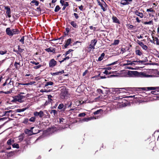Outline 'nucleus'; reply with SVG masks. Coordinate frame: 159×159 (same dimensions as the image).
Masks as SVG:
<instances>
[{
    "mask_svg": "<svg viewBox=\"0 0 159 159\" xmlns=\"http://www.w3.org/2000/svg\"><path fill=\"white\" fill-rule=\"evenodd\" d=\"M129 77H152L154 76L146 75L144 72H139L137 71H129L127 74Z\"/></svg>",
    "mask_w": 159,
    "mask_h": 159,
    "instance_id": "f257e3e1",
    "label": "nucleus"
},
{
    "mask_svg": "<svg viewBox=\"0 0 159 159\" xmlns=\"http://www.w3.org/2000/svg\"><path fill=\"white\" fill-rule=\"evenodd\" d=\"M21 94H24V93H21L20 94H18L17 96L13 97V99L11 101V102H16L17 101L20 102H23V101H22V99L25 98V97L21 95Z\"/></svg>",
    "mask_w": 159,
    "mask_h": 159,
    "instance_id": "f03ea898",
    "label": "nucleus"
},
{
    "mask_svg": "<svg viewBox=\"0 0 159 159\" xmlns=\"http://www.w3.org/2000/svg\"><path fill=\"white\" fill-rule=\"evenodd\" d=\"M137 89V90L139 89H142V90H157L158 92H159V87L138 88Z\"/></svg>",
    "mask_w": 159,
    "mask_h": 159,
    "instance_id": "7ed1b4c3",
    "label": "nucleus"
},
{
    "mask_svg": "<svg viewBox=\"0 0 159 159\" xmlns=\"http://www.w3.org/2000/svg\"><path fill=\"white\" fill-rule=\"evenodd\" d=\"M68 93V92L66 89H61V93L60 94V98L62 99L65 98L67 96Z\"/></svg>",
    "mask_w": 159,
    "mask_h": 159,
    "instance_id": "20e7f679",
    "label": "nucleus"
},
{
    "mask_svg": "<svg viewBox=\"0 0 159 159\" xmlns=\"http://www.w3.org/2000/svg\"><path fill=\"white\" fill-rule=\"evenodd\" d=\"M5 9L6 10V13L7 16L9 17L10 18L11 17V10L9 6H4Z\"/></svg>",
    "mask_w": 159,
    "mask_h": 159,
    "instance_id": "39448f33",
    "label": "nucleus"
},
{
    "mask_svg": "<svg viewBox=\"0 0 159 159\" xmlns=\"http://www.w3.org/2000/svg\"><path fill=\"white\" fill-rule=\"evenodd\" d=\"M57 64V62L54 59H51L49 62V67L53 68Z\"/></svg>",
    "mask_w": 159,
    "mask_h": 159,
    "instance_id": "423d86ee",
    "label": "nucleus"
},
{
    "mask_svg": "<svg viewBox=\"0 0 159 159\" xmlns=\"http://www.w3.org/2000/svg\"><path fill=\"white\" fill-rule=\"evenodd\" d=\"M31 130L33 134H36L40 132V130L38 129V128L37 127H31Z\"/></svg>",
    "mask_w": 159,
    "mask_h": 159,
    "instance_id": "0eeeda50",
    "label": "nucleus"
},
{
    "mask_svg": "<svg viewBox=\"0 0 159 159\" xmlns=\"http://www.w3.org/2000/svg\"><path fill=\"white\" fill-rule=\"evenodd\" d=\"M34 115L35 117L39 116L41 118L43 116L44 113L42 111H40L39 112L36 111L34 112Z\"/></svg>",
    "mask_w": 159,
    "mask_h": 159,
    "instance_id": "6e6552de",
    "label": "nucleus"
},
{
    "mask_svg": "<svg viewBox=\"0 0 159 159\" xmlns=\"http://www.w3.org/2000/svg\"><path fill=\"white\" fill-rule=\"evenodd\" d=\"M71 39H69L65 41V44L64 46V48H63V49L66 48L68 46H69L71 43Z\"/></svg>",
    "mask_w": 159,
    "mask_h": 159,
    "instance_id": "1a4fd4ad",
    "label": "nucleus"
},
{
    "mask_svg": "<svg viewBox=\"0 0 159 159\" xmlns=\"http://www.w3.org/2000/svg\"><path fill=\"white\" fill-rule=\"evenodd\" d=\"M134 13L136 15L139 16L141 18H143V17L144 15L142 12H140L138 10H136L134 11Z\"/></svg>",
    "mask_w": 159,
    "mask_h": 159,
    "instance_id": "9d476101",
    "label": "nucleus"
},
{
    "mask_svg": "<svg viewBox=\"0 0 159 159\" xmlns=\"http://www.w3.org/2000/svg\"><path fill=\"white\" fill-rule=\"evenodd\" d=\"M19 33L20 31L18 29H13L12 30V34H11V36H12L14 34H18Z\"/></svg>",
    "mask_w": 159,
    "mask_h": 159,
    "instance_id": "9b49d317",
    "label": "nucleus"
},
{
    "mask_svg": "<svg viewBox=\"0 0 159 159\" xmlns=\"http://www.w3.org/2000/svg\"><path fill=\"white\" fill-rule=\"evenodd\" d=\"M120 3L124 6L129 5L130 4V3L128 2L127 0H121Z\"/></svg>",
    "mask_w": 159,
    "mask_h": 159,
    "instance_id": "f8f14e48",
    "label": "nucleus"
},
{
    "mask_svg": "<svg viewBox=\"0 0 159 159\" xmlns=\"http://www.w3.org/2000/svg\"><path fill=\"white\" fill-rule=\"evenodd\" d=\"M25 133L26 134H29V135H33L32 132L31 130V128H30V129H26L24 131Z\"/></svg>",
    "mask_w": 159,
    "mask_h": 159,
    "instance_id": "ddd939ff",
    "label": "nucleus"
},
{
    "mask_svg": "<svg viewBox=\"0 0 159 159\" xmlns=\"http://www.w3.org/2000/svg\"><path fill=\"white\" fill-rule=\"evenodd\" d=\"M64 73V70H62L61 71H59L58 72H56L55 73H51V74L52 75H58L60 74H61Z\"/></svg>",
    "mask_w": 159,
    "mask_h": 159,
    "instance_id": "4468645a",
    "label": "nucleus"
},
{
    "mask_svg": "<svg viewBox=\"0 0 159 159\" xmlns=\"http://www.w3.org/2000/svg\"><path fill=\"white\" fill-rule=\"evenodd\" d=\"M71 102L69 101L68 103H66L64 105V111L65 110L66 108H69L71 107Z\"/></svg>",
    "mask_w": 159,
    "mask_h": 159,
    "instance_id": "2eb2a0df",
    "label": "nucleus"
},
{
    "mask_svg": "<svg viewBox=\"0 0 159 159\" xmlns=\"http://www.w3.org/2000/svg\"><path fill=\"white\" fill-rule=\"evenodd\" d=\"M112 19L113 20V22L117 24H120V21L116 17L113 16L112 17Z\"/></svg>",
    "mask_w": 159,
    "mask_h": 159,
    "instance_id": "dca6fc26",
    "label": "nucleus"
},
{
    "mask_svg": "<svg viewBox=\"0 0 159 159\" xmlns=\"http://www.w3.org/2000/svg\"><path fill=\"white\" fill-rule=\"evenodd\" d=\"M6 33L7 34L10 36H11L12 30H11L9 28H7L6 30Z\"/></svg>",
    "mask_w": 159,
    "mask_h": 159,
    "instance_id": "f3484780",
    "label": "nucleus"
},
{
    "mask_svg": "<svg viewBox=\"0 0 159 159\" xmlns=\"http://www.w3.org/2000/svg\"><path fill=\"white\" fill-rule=\"evenodd\" d=\"M35 83V82L34 81H33V82H30V83H18V84L19 85H31L33 84H34Z\"/></svg>",
    "mask_w": 159,
    "mask_h": 159,
    "instance_id": "a211bd4d",
    "label": "nucleus"
},
{
    "mask_svg": "<svg viewBox=\"0 0 159 159\" xmlns=\"http://www.w3.org/2000/svg\"><path fill=\"white\" fill-rule=\"evenodd\" d=\"M50 114H53V116H55L56 115H57V111L55 110H51L49 111Z\"/></svg>",
    "mask_w": 159,
    "mask_h": 159,
    "instance_id": "6ab92c4d",
    "label": "nucleus"
},
{
    "mask_svg": "<svg viewBox=\"0 0 159 159\" xmlns=\"http://www.w3.org/2000/svg\"><path fill=\"white\" fill-rule=\"evenodd\" d=\"M29 119L27 118H25L22 122V123L28 125L30 124V123L29 122Z\"/></svg>",
    "mask_w": 159,
    "mask_h": 159,
    "instance_id": "aec40b11",
    "label": "nucleus"
},
{
    "mask_svg": "<svg viewBox=\"0 0 159 159\" xmlns=\"http://www.w3.org/2000/svg\"><path fill=\"white\" fill-rule=\"evenodd\" d=\"M14 142V140L12 139H10L7 142V144L9 145H10L12 143H13Z\"/></svg>",
    "mask_w": 159,
    "mask_h": 159,
    "instance_id": "412c9836",
    "label": "nucleus"
},
{
    "mask_svg": "<svg viewBox=\"0 0 159 159\" xmlns=\"http://www.w3.org/2000/svg\"><path fill=\"white\" fill-rule=\"evenodd\" d=\"M97 40L94 39L91 41L90 44L94 47L97 43Z\"/></svg>",
    "mask_w": 159,
    "mask_h": 159,
    "instance_id": "4be33fe9",
    "label": "nucleus"
},
{
    "mask_svg": "<svg viewBox=\"0 0 159 159\" xmlns=\"http://www.w3.org/2000/svg\"><path fill=\"white\" fill-rule=\"evenodd\" d=\"M48 101L47 102L46 101V102H48V103L47 104H48V103L52 102V100L51 99V98L52 97L50 95H48Z\"/></svg>",
    "mask_w": 159,
    "mask_h": 159,
    "instance_id": "5701e85b",
    "label": "nucleus"
},
{
    "mask_svg": "<svg viewBox=\"0 0 159 159\" xmlns=\"http://www.w3.org/2000/svg\"><path fill=\"white\" fill-rule=\"evenodd\" d=\"M70 24L73 26V27L75 28H77L78 27L76 23L73 21H71L70 22Z\"/></svg>",
    "mask_w": 159,
    "mask_h": 159,
    "instance_id": "b1692460",
    "label": "nucleus"
},
{
    "mask_svg": "<svg viewBox=\"0 0 159 159\" xmlns=\"http://www.w3.org/2000/svg\"><path fill=\"white\" fill-rule=\"evenodd\" d=\"M12 90L11 89H9V90L8 91L5 92L3 91H0V93H4L6 94H10V93H12Z\"/></svg>",
    "mask_w": 159,
    "mask_h": 159,
    "instance_id": "393cba45",
    "label": "nucleus"
},
{
    "mask_svg": "<svg viewBox=\"0 0 159 159\" xmlns=\"http://www.w3.org/2000/svg\"><path fill=\"white\" fill-rule=\"evenodd\" d=\"M105 56V53H102L101 55V56L98 57V61H102L103 58Z\"/></svg>",
    "mask_w": 159,
    "mask_h": 159,
    "instance_id": "a878e982",
    "label": "nucleus"
},
{
    "mask_svg": "<svg viewBox=\"0 0 159 159\" xmlns=\"http://www.w3.org/2000/svg\"><path fill=\"white\" fill-rule=\"evenodd\" d=\"M27 109L26 108H23L22 109H18L16 110V112H20L24 111Z\"/></svg>",
    "mask_w": 159,
    "mask_h": 159,
    "instance_id": "bb28decb",
    "label": "nucleus"
},
{
    "mask_svg": "<svg viewBox=\"0 0 159 159\" xmlns=\"http://www.w3.org/2000/svg\"><path fill=\"white\" fill-rule=\"evenodd\" d=\"M90 120V119L89 118H84L82 119L80 118V122L88 121Z\"/></svg>",
    "mask_w": 159,
    "mask_h": 159,
    "instance_id": "cd10ccee",
    "label": "nucleus"
},
{
    "mask_svg": "<svg viewBox=\"0 0 159 159\" xmlns=\"http://www.w3.org/2000/svg\"><path fill=\"white\" fill-rule=\"evenodd\" d=\"M140 46L142 47L143 49L145 50H146L148 48V46L147 45H144L143 43Z\"/></svg>",
    "mask_w": 159,
    "mask_h": 159,
    "instance_id": "c85d7f7f",
    "label": "nucleus"
},
{
    "mask_svg": "<svg viewBox=\"0 0 159 159\" xmlns=\"http://www.w3.org/2000/svg\"><path fill=\"white\" fill-rule=\"evenodd\" d=\"M152 37L153 38V40L156 41V44L157 45H159V40L158 38L157 37L154 38L153 36Z\"/></svg>",
    "mask_w": 159,
    "mask_h": 159,
    "instance_id": "c756f323",
    "label": "nucleus"
},
{
    "mask_svg": "<svg viewBox=\"0 0 159 159\" xmlns=\"http://www.w3.org/2000/svg\"><path fill=\"white\" fill-rule=\"evenodd\" d=\"M53 84V83L52 81L47 82L45 85V87H46L48 85H52Z\"/></svg>",
    "mask_w": 159,
    "mask_h": 159,
    "instance_id": "7c9ffc66",
    "label": "nucleus"
},
{
    "mask_svg": "<svg viewBox=\"0 0 159 159\" xmlns=\"http://www.w3.org/2000/svg\"><path fill=\"white\" fill-rule=\"evenodd\" d=\"M12 111L11 110L8 111H5L3 112V113L2 115L1 116H6V115H7V113H10V112H12Z\"/></svg>",
    "mask_w": 159,
    "mask_h": 159,
    "instance_id": "2f4dec72",
    "label": "nucleus"
},
{
    "mask_svg": "<svg viewBox=\"0 0 159 159\" xmlns=\"http://www.w3.org/2000/svg\"><path fill=\"white\" fill-rule=\"evenodd\" d=\"M31 3L34 4L36 6H38L39 3V2L36 0H33L31 2Z\"/></svg>",
    "mask_w": 159,
    "mask_h": 159,
    "instance_id": "473e14b6",
    "label": "nucleus"
},
{
    "mask_svg": "<svg viewBox=\"0 0 159 159\" xmlns=\"http://www.w3.org/2000/svg\"><path fill=\"white\" fill-rule=\"evenodd\" d=\"M103 110L102 109H100L94 112L93 114L94 115H98L101 113V112Z\"/></svg>",
    "mask_w": 159,
    "mask_h": 159,
    "instance_id": "72a5a7b5",
    "label": "nucleus"
},
{
    "mask_svg": "<svg viewBox=\"0 0 159 159\" xmlns=\"http://www.w3.org/2000/svg\"><path fill=\"white\" fill-rule=\"evenodd\" d=\"M98 4L101 6V9L103 10V11H105L106 10V9H105L103 6L102 4H101V3L99 1L98 2Z\"/></svg>",
    "mask_w": 159,
    "mask_h": 159,
    "instance_id": "f704fd0d",
    "label": "nucleus"
},
{
    "mask_svg": "<svg viewBox=\"0 0 159 159\" xmlns=\"http://www.w3.org/2000/svg\"><path fill=\"white\" fill-rule=\"evenodd\" d=\"M64 105L63 104L61 103L58 106V108L59 109L61 110L63 108V110H64Z\"/></svg>",
    "mask_w": 159,
    "mask_h": 159,
    "instance_id": "c9c22d12",
    "label": "nucleus"
},
{
    "mask_svg": "<svg viewBox=\"0 0 159 159\" xmlns=\"http://www.w3.org/2000/svg\"><path fill=\"white\" fill-rule=\"evenodd\" d=\"M36 120V117L34 116L32 117L31 118H30L29 119V121L30 122H34Z\"/></svg>",
    "mask_w": 159,
    "mask_h": 159,
    "instance_id": "e433bc0d",
    "label": "nucleus"
},
{
    "mask_svg": "<svg viewBox=\"0 0 159 159\" xmlns=\"http://www.w3.org/2000/svg\"><path fill=\"white\" fill-rule=\"evenodd\" d=\"M135 53L136 55L140 56L142 54V52L139 50H136L135 51Z\"/></svg>",
    "mask_w": 159,
    "mask_h": 159,
    "instance_id": "4c0bfd02",
    "label": "nucleus"
},
{
    "mask_svg": "<svg viewBox=\"0 0 159 159\" xmlns=\"http://www.w3.org/2000/svg\"><path fill=\"white\" fill-rule=\"evenodd\" d=\"M12 146L13 148H19V144L16 143H15L12 144Z\"/></svg>",
    "mask_w": 159,
    "mask_h": 159,
    "instance_id": "58836bf2",
    "label": "nucleus"
},
{
    "mask_svg": "<svg viewBox=\"0 0 159 159\" xmlns=\"http://www.w3.org/2000/svg\"><path fill=\"white\" fill-rule=\"evenodd\" d=\"M60 9L61 8L59 6V5H57L55 7L54 11L55 12H57L60 10Z\"/></svg>",
    "mask_w": 159,
    "mask_h": 159,
    "instance_id": "ea45409f",
    "label": "nucleus"
},
{
    "mask_svg": "<svg viewBox=\"0 0 159 159\" xmlns=\"http://www.w3.org/2000/svg\"><path fill=\"white\" fill-rule=\"evenodd\" d=\"M66 32H64V34L65 35H68V33L70 31V29L69 28H66Z\"/></svg>",
    "mask_w": 159,
    "mask_h": 159,
    "instance_id": "a19ab883",
    "label": "nucleus"
},
{
    "mask_svg": "<svg viewBox=\"0 0 159 159\" xmlns=\"http://www.w3.org/2000/svg\"><path fill=\"white\" fill-rule=\"evenodd\" d=\"M153 22L152 20H151L149 22H144V25H151V24H153Z\"/></svg>",
    "mask_w": 159,
    "mask_h": 159,
    "instance_id": "79ce46f5",
    "label": "nucleus"
},
{
    "mask_svg": "<svg viewBox=\"0 0 159 159\" xmlns=\"http://www.w3.org/2000/svg\"><path fill=\"white\" fill-rule=\"evenodd\" d=\"M119 42L120 40H115L114 41L113 44L114 45H118L119 43Z\"/></svg>",
    "mask_w": 159,
    "mask_h": 159,
    "instance_id": "37998d69",
    "label": "nucleus"
},
{
    "mask_svg": "<svg viewBox=\"0 0 159 159\" xmlns=\"http://www.w3.org/2000/svg\"><path fill=\"white\" fill-rule=\"evenodd\" d=\"M24 37H25L24 36L22 37L21 39L19 40L20 42H21L22 44H24Z\"/></svg>",
    "mask_w": 159,
    "mask_h": 159,
    "instance_id": "c03bdc74",
    "label": "nucleus"
},
{
    "mask_svg": "<svg viewBox=\"0 0 159 159\" xmlns=\"http://www.w3.org/2000/svg\"><path fill=\"white\" fill-rule=\"evenodd\" d=\"M18 51L20 53L23 52V51L24 50V49L21 48L20 47V46L19 45H18Z\"/></svg>",
    "mask_w": 159,
    "mask_h": 159,
    "instance_id": "a18cd8bd",
    "label": "nucleus"
},
{
    "mask_svg": "<svg viewBox=\"0 0 159 159\" xmlns=\"http://www.w3.org/2000/svg\"><path fill=\"white\" fill-rule=\"evenodd\" d=\"M95 48V47L93 46V45H91L90 44L89 46V47L88 48V49H89V51H90L92 49L93 50Z\"/></svg>",
    "mask_w": 159,
    "mask_h": 159,
    "instance_id": "49530a36",
    "label": "nucleus"
},
{
    "mask_svg": "<svg viewBox=\"0 0 159 159\" xmlns=\"http://www.w3.org/2000/svg\"><path fill=\"white\" fill-rule=\"evenodd\" d=\"M7 51L6 50L4 51H0V54L2 55H4L7 53Z\"/></svg>",
    "mask_w": 159,
    "mask_h": 159,
    "instance_id": "de8ad7c7",
    "label": "nucleus"
},
{
    "mask_svg": "<svg viewBox=\"0 0 159 159\" xmlns=\"http://www.w3.org/2000/svg\"><path fill=\"white\" fill-rule=\"evenodd\" d=\"M97 91L99 94L101 93L102 94H104V93L103 92V91L102 89H97Z\"/></svg>",
    "mask_w": 159,
    "mask_h": 159,
    "instance_id": "09e8293b",
    "label": "nucleus"
},
{
    "mask_svg": "<svg viewBox=\"0 0 159 159\" xmlns=\"http://www.w3.org/2000/svg\"><path fill=\"white\" fill-rule=\"evenodd\" d=\"M42 66L41 65H38L37 66H35L33 67V68L35 69H37L39 68L40 67H41Z\"/></svg>",
    "mask_w": 159,
    "mask_h": 159,
    "instance_id": "8fccbe9b",
    "label": "nucleus"
},
{
    "mask_svg": "<svg viewBox=\"0 0 159 159\" xmlns=\"http://www.w3.org/2000/svg\"><path fill=\"white\" fill-rule=\"evenodd\" d=\"M147 11H150L154 12L155 11L152 8H151L147 9Z\"/></svg>",
    "mask_w": 159,
    "mask_h": 159,
    "instance_id": "3c124183",
    "label": "nucleus"
},
{
    "mask_svg": "<svg viewBox=\"0 0 159 159\" xmlns=\"http://www.w3.org/2000/svg\"><path fill=\"white\" fill-rule=\"evenodd\" d=\"M10 78H8L6 80L4 83L2 85V86H5L6 84L7 85V81L9 80Z\"/></svg>",
    "mask_w": 159,
    "mask_h": 159,
    "instance_id": "603ef678",
    "label": "nucleus"
},
{
    "mask_svg": "<svg viewBox=\"0 0 159 159\" xmlns=\"http://www.w3.org/2000/svg\"><path fill=\"white\" fill-rule=\"evenodd\" d=\"M52 48V47H50L49 48L45 49V50L48 52H52V50L51 49Z\"/></svg>",
    "mask_w": 159,
    "mask_h": 159,
    "instance_id": "864d4df0",
    "label": "nucleus"
},
{
    "mask_svg": "<svg viewBox=\"0 0 159 159\" xmlns=\"http://www.w3.org/2000/svg\"><path fill=\"white\" fill-rule=\"evenodd\" d=\"M158 92L157 91V90H154V91H152L151 93L153 94L156 95L157 94V93Z\"/></svg>",
    "mask_w": 159,
    "mask_h": 159,
    "instance_id": "5fc2aeb1",
    "label": "nucleus"
},
{
    "mask_svg": "<svg viewBox=\"0 0 159 159\" xmlns=\"http://www.w3.org/2000/svg\"><path fill=\"white\" fill-rule=\"evenodd\" d=\"M113 72H109L108 71H107V70H105L104 72H103V73L105 74H106V75H108V74H111V73H112Z\"/></svg>",
    "mask_w": 159,
    "mask_h": 159,
    "instance_id": "6e6d98bb",
    "label": "nucleus"
},
{
    "mask_svg": "<svg viewBox=\"0 0 159 159\" xmlns=\"http://www.w3.org/2000/svg\"><path fill=\"white\" fill-rule=\"evenodd\" d=\"M30 63H31L33 64H34L36 65H39V62H36L34 61H31L30 62Z\"/></svg>",
    "mask_w": 159,
    "mask_h": 159,
    "instance_id": "4d7b16f0",
    "label": "nucleus"
},
{
    "mask_svg": "<svg viewBox=\"0 0 159 159\" xmlns=\"http://www.w3.org/2000/svg\"><path fill=\"white\" fill-rule=\"evenodd\" d=\"M17 64L20 65V62L17 63L16 62H15V63H14V66H15L16 68V69L18 68V67L17 66Z\"/></svg>",
    "mask_w": 159,
    "mask_h": 159,
    "instance_id": "13d9d810",
    "label": "nucleus"
},
{
    "mask_svg": "<svg viewBox=\"0 0 159 159\" xmlns=\"http://www.w3.org/2000/svg\"><path fill=\"white\" fill-rule=\"evenodd\" d=\"M117 63V61H116L114 62H113V63H111L107 65V66H111V65H114L116 64Z\"/></svg>",
    "mask_w": 159,
    "mask_h": 159,
    "instance_id": "bf43d9fd",
    "label": "nucleus"
},
{
    "mask_svg": "<svg viewBox=\"0 0 159 159\" xmlns=\"http://www.w3.org/2000/svg\"><path fill=\"white\" fill-rule=\"evenodd\" d=\"M134 27V26L132 25H129L128 29H133V28Z\"/></svg>",
    "mask_w": 159,
    "mask_h": 159,
    "instance_id": "052dcab7",
    "label": "nucleus"
},
{
    "mask_svg": "<svg viewBox=\"0 0 159 159\" xmlns=\"http://www.w3.org/2000/svg\"><path fill=\"white\" fill-rule=\"evenodd\" d=\"M148 61V60H143V61H139L138 62L141 64H143L144 62Z\"/></svg>",
    "mask_w": 159,
    "mask_h": 159,
    "instance_id": "680f3d73",
    "label": "nucleus"
},
{
    "mask_svg": "<svg viewBox=\"0 0 159 159\" xmlns=\"http://www.w3.org/2000/svg\"><path fill=\"white\" fill-rule=\"evenodd\" d=\"M74 16L75 17L76 19H78L79 18V16L78 15V14L77 13H74Z\"/></svg>",
    "mask_w": 159,
    "mask_h": 159,
    "instance_id": "e2e57ef3",
    "label": "nucleus"
},
{
    "mask_svg": "<svg viewBox=\"0 0 159 159\" xmlns=\"http://www.w3.org/2000/svg\"><path fill=\"white\" fill-rule=\"evenodd\" d=\"M41 92H50V90H47V89H44L43 90V89H42L41 90Z\"/></svg>",
    "mask_w": 159,
    "mask_h": 159,
    "instance_id": "0e129e2a",
    "label": "nucleus"
},
{
    "mask_svg": "<svg viewBox=\"0 0 159 159\" xmlns=\"http://www.w3.org/2000/svg\"><path fill=\"white\" fill-rule=\"evenodd\" d=\"M49 7L50 8H53L55 6L54 4L53 5V4H52L51 3H49Z\"/></svg>",
    "mask_w": 159,
    "mask_h": 159,
    "instance_id": "69168bd1",
    "label": "nucleus"
},
{
    "mask_svg": "<svg viewBox=\"0 0 159 159\" xmlns=\"http://www.w3.org/2000/svg\"><path fill=\"white\" fill-rule=\"evenodd\" d=\"M64 2H65L64 0H60V2L62 6H63Z\"/></svg>",
    "mask_w": 159,
    "mask_h": 159,
    "instance_id": "338daca9",
    "label": "nucleus"
},
{
    "mask_svg": "<svg viewBox=\"0 0 159 159\" xmlns=\"http://www.w3.org/2000/svg\"><path fill=\"white\" fill-rule=\"evenodd\" d=\"M136 42L140 46L143 43L142 42H141L139 40H137V41Z\"/></svg>",
    "mask_w": 159,
    "mask_h": 159,
    "instance_id": "774afa93",
    "label": "nucleus"
}]
</instances>
